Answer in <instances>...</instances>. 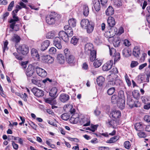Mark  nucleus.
Instances as JSON below:
<instances>
[{
    "label": "nucleus",
    "instance_id": "1",
    "mask_svg": "<svg viewBox=\"0 0 150 150\" xmlns=\"http://www.w3.org/2000/svg\"><path fill=\"white\" fill-rule=\"evenodd\" d=\"M57 16V14L52 13L50 15H48L46 17V22L50 25L54 23L56 19Z\"/></svg>",
    "mask_w": 150,
    "mask_h": 150
},
{
    "label": "nucleus",
    "instance_id": "2",
    "mask_svg": "<svg viewBox=\"0 0 150 150\" xmlns=\"http://www.w3.org/2000/svg\"><path fill=\"white\" fill-rule=\"evenodd\" d=\"M18 52L23 55H26L29 52L28 47L25 45H19L17 48Z\"/></svg>",
    "mask_w": 150,
    "mask_h": 150
},
{
    "label": "nucleus",
    "instance_id": "3",
    "mask_svg": "<svg viewBox=\"0 0 150 150\" xmlns=\"http://www.w3.org/2000/svg\"><path fill=\"white\" fill-rule=\"evenodd\" d=\"M127 105L131 108H133L134 107H137V104H135V102L132 99V97L129 95V94H128L127 92Z\"/></svg>",
    "mask_w": 150,
    "mask_h": 150
},
{
    "label": "nucleus",
    "instance_id": "4",
    "mask_svg": "<svg viewBox=\"0 0 150 150\" xmlns=\"http://www.w3.org/2000/svg\"><path fill=\"white\" fill-rule=\"evenodd\" d=\"M31 91L36 96L38 97H42L44 95V91H43L35 88H32L31 89Z\"/></svg>",
    "mask_w": 150,
    "mask_h": 150
},
{
    "label": "nucleus",
    "instance_id": "5",
    "mask_svg": "<svg viewBox=\"0 0 150 150\" xmlns=\"http://www.w3.org/2000/svg\"><path fill=\"white\" fill-rule=\"evenodd\" d=\"M37 74L42 77H46L47 75L46 71L44 69L38 67L35 68Z\"/></svg>",
    "mask_w": 150,
    "mask_h": 150
},
{
    "label": "nucleus",
    "instance_id": "6",
    "mask_svg": "<svg viewBox=\"0 0 150 150\" xmlns=\"http://www.w3.org/2000/svg\"><path fill=\"white\" fill-rule=\"evenodd\" d=\"M58 35L59 37L64 42H67L69 41V37L65 32L64 31H61L59 32Z\"/></svg>",
    "mask_w": 150,
    "mask_h": 150
},
{
    "label": "nucleus",
    "instance_id": "7",
    "mask_svg": "<svg viewBox=\"0 0 150 150\" xmlns=\"http://www.w3.org/2000/svg\"><path fill=\"white\" fill-rule=\"evenodd\" d=\"M113 65V61L110 60L105 64L102 67V69L104 71H108L112 68Z\"/></svg>",
    "mask_w": 150,
    "mask_h": 150
},
{
    "label": "nucleus",
    "instance_id": "8",
    "mask_svg": "<svg viewBox=\"0 0 150 150\" xmlns=\"http://www.w3.org/2000/svg\"><path fill=\"white\" fill-rule=\"evenodd\" d=\"M106 125L109 127L115 128L116 125H117V120H113L111 118L108 119L106 122Z\"/></svg>",
    "mask_w": 150,
    "mask_h": 150
},
{
    "label": "nucleus",
    "instance_id": "9",
    "mask_svg": "<svg viewBox=\"0 0 150 150\" xmlns=\"http://www.w3.org/2000/svg\"><path fill=\"white\" fill-rule=\"evenodd\" d=\"M13 19H11L9 21V23L11 24L10 25V28H13V25L15 23H16V22L19 21V19L18 16H16V14L14 13V11L12 12Z\"/></svg>",
    "mask_w": 150,
    "mask_h": 150
},
{
    "label": "nucleus",
    "instance_id": "10",
    "mask_svg": "<svg viewBox=\"0 0 150 150\" xmlns=\"http://www.w3.org/2000/svg\"><path fill=\"white\" fill-rule=\"evenodd\" d=\"M93 44L90 43H87L85 46V51L88 54L90 52H92L93 51L95 50L93 49Z\"/></svg>",
    "mask_w": 150,
    "mask_h": 150
},
{
    "label": "nucleus",
    "instance_id": "11",
    "mask_svg": "<svg viewBox=\"0 0 150 150\" xmlns=\"http://www.w3.org/2000/svg\"><path fill=\"white\" fill-rule=\"evenodd\" d=\"M34 72V67L32 65H30L28 67L26 72V74L27 76L30 77L33 75Z\"/></svg>",
    "mask_w": 150,
    "mask_h": 150
},
{
    "label": "nucleus",
    "instance_id": "12",
    "mask_svg": "<svg viewBox=\"0 0 150 150\" xmlns=\"http://www.w3.org/2000/svg\"><path fill=\"white\" fill-rule=\"evenodd\" d=\"M117 30V29L115 27L111 28L108 31L106 32L108 37L109 38H110L114 36L115 35L116 33Z\"/></svg>",
    "mask_w": 150,
    "mask_h": 150
},
{
    "label": "nucleus",
    "instance_id": "13",
    "mask_svg": "<svg viewBox=\"0 0 150 150\" xmlns=\"http://www.w3.org/2000/svg\"><path fill=\"white\" fill-rule=\"evenodd\" d=\"M79 120V115L77 113H74L69 119L70 122L73 124L77 123Z\"/></svg>",
    "mask_w": 150,
    "mask_h": 150
},
{
    "label": "nucleus",
    "instance_id": "14",
    "mask_svg": "<svg viewBox=\"0 0 150 150\" xmlns=\"http://www.w3.org/2000/svg\"><path fill=\"white\" fill-rule=\"evenodd\" d=\"M61 41L60 38L58 37H56L54 40V45L58 49H61L62 48Z\"/></svg>",
    "mask_w": 150,
    "mask_h": 150
},
{
    "label": "nucleus",
    "instance_id": "15",
    "mask_svg": "<svg viewBox=\"0 0 150 150\" xmlns=\"http://www.w3.org/2000/svg\"><path fill=\"white\" fill-rule=\"evenodd\" d=\"M65 32L69 37H72L73 34V32L71 27L68 25H66L64 27Z\"/></svg>",
    "mask_w": 150,
    "mask_h": 150
},
{
    "label": "nucleus",
    "instance_id": "16",
    "mask_svg": "<svg viewBox=\"0 0 150 150\" xmlns=\"http://www.w3.org/2000/svg\"><path fill=\"white\" fill-rule=\"evenodd\" d=\"M121 112L120 111L114 110L112 111L110 113V116H112L115 120L121 116Z\"/></svg>",
    "mask_w": 150,
    "mask_h": 150
},
{
    "label": "nucleus",
    "instance_id": "17",
    "mask_svg": "<svg viewBox=\"0 0 150 150\" xmlns=\"http://www.w3.org/2000/svg\"><path fill=\"white\" fill-rule=\"evenodd\" d=\"M57 89L55 87H53L52 88L49 92V95L53 99L56 98L58 96L57 94Z\"/></svg>",
    "mask_w": 150,
    "mask_h": 150
},
{
    "label": "nucleus",
    "instance_id": "18",
    "mask_svg": "<svg viewBox=\"0 0 150 150\" xmlns=\"http://www.w3.org/2000/svg\"><path fill=\"white\" fill-rule=\"evenodd\" d=\"M50 43V41L48 40H45L42 42L41 44V50L42 51L45 50L49 46Z\"/></svg>",
    "mask_w": 150,
    "mask_h": 150
},
{
    "label": "nucleus",
    "instance_id": "19",
    "mask_svg": "<svg viewBox=\"0 0 150 150\" xmlns=\"http://www.w3.org/2000/svg\"><path fill=\"white\" fill-rule=\"evenodd\" d=\"M134 127L136 130L141 131L145 128V125L141 123H137L135 124Z\"/></svg>",
    "mask_w": 150,
    "mask_h": 150
},
{
    "label": "nucleus",
    "instance_id": "20",
    "mask_svg": "<svg viewBox=\"0 0 150 150\" xmlns=\"http://www.w3.org/2000/svg\"><path fill=\"white\" fill-rule=\"evenodd\" d=\"M65 58L67 62L69 64H74L76 61L75 57L71 54L67 56Z\"/></svg>",
    "mask_w": 150,
    "mask_h": 150
},
{
    "label": "nucleus",
    "instance_id": "21",
    "mask_svg": "<svg viewBox=\"0 0 150 150\" xmlns=\"http://www.w3.org/2000/svg\"><path fill=\"white\" fill-rule=\"evenodd\" d=\"M69 99V96L65 93H62L61 94L59 97L60 101L63 103H64L67 101Z\"/></svg>",
    "mask_w": 150,
    "mask_h": 150
},
{
    "label": "nucleus",
    "instance_id": "22",
    "mask_svg": "<svg viewBox=\"0 0 150 150\" xmlns=\"http://www.w3.org/2000/svg\"><path fill=\"white\" fill-rule=\"evenodd\" d=\"M120 82L121 81L119 80H113L112 81H110L108 82L106 86H108V87H111L114 86L115 84L117 85V82L119 83V84L120 85Z\"/></svg>",
    "mask_w": 150,
    "mask_h": 150
},
{
    "label": "nucleus",
    "instance_id": "23",
    "mask_svg": "<svg viewBox=\"0 0 150 150\" xmlns=\"http://www.w3.org/2000/svg\"><path fill=\"white\" fill-rule=\"evenodd\" d=\"M107 23L108 25L110 27H113L115 24L114 18L111 16H110L108 18Z\"/></svg>",
    "mask_w": 150,
    "mask_h": 150
},
{
    "label": "nucleus",
    "instance_id": "24",
    "mask_svg": "<svg viewBox=\"0 0 150 150\" xmlns=\"http://www.w3.org/2000/svg\"><path fill=\"white\" fill-rule=\"evenodd\" d=\"M31 55L35 59H38L39 58V55L37 51L34 48H33L31 52Z\"/></svg>",
    "mask_w": 150,
    "mask_h": 150
},
{
    "label": "nucleus",
    "instance_id": "25",
    "mask_svg": "<svg viewBox=\"0 0 150 150\" xmlns=\"http://www.w3.org/2000/svg\"><path fill=\"white\" fill-rule=\"evenodd\" d=\"M94 27V23L93 22H90V23L86 28L87 33H91L93 30Z\"/></svg>",
    "mask_w": 150,
    "mask_h": 150
},
{
    "label": "nucleus",
    "instance_id": "26",
    "mask_svg": "<svg viewBox=\"0 0 150 150\" xmlns=\"http://www.w3.org/2000/svg\"><path fill=\"white\" fill-rule=\"evenodd\" d=\"M90 23V22L87 19H83L81 20V25L82 27L85 29Z\"/></svg>",
    "mask_w": 150,
    "mask_h": 150
},
{
    "label": "nucleus",
    "instance_id": "27",
    "mask_svg": "<svg viewBox=\"0 0 150 150\" xmlns=\"http://www.w3.org/2000/svg\"><path fill=\"white\" fill-rule=\"evenodd\" d=\"M90 55H89V60L91 62H93L94 61L96 57V50H93L92 52L89 53Z\"/></svg>",
    "mask_w": 150,
    "mask_h": 150
},
{
    "label": "nucleus",
    "instance_id": "28",
    "mask_svg": "<svg viewBox=\"0 0 150 150\" xmlns=\"http://www.w3.org/2000/svg\"><path fill=\"white\" fill-rule=\"evenodd\" d=\"M94 7L97 11H98L100 9V3L99 0H94L93 2Z\"/></svg>",
    "mask_w": 150,
    "mask_h": 150
},
{
    "label": "nucleus",
    "instance_id": "29",
    "mask_svg": "<svg viewBox=\"0 0 150 150\" xmlns=\"http://www.w3.org/2000/svg\"><path fill=\"white\" fill-rule=\"evenodd\" d=\"M120 38L119 37L114 36L113 38V43L115 47H118L120 45Z\"/></svg>",
    "mask_w": 150,
    "mask_h": 150
},
{
    "label": "nucleus",
    "instance_id": "30",
    "mask_svg": "<svg viewBox=\"0 0 150 150\" xmlns=\"http://www.w3.org/2000/svg\"><path fill=\"white\" fill-rule=\"evenodd\" d=\"M114 10L111 6H109L105 11V13L107 15H111L114 14Z\"/></svg>",
    "mask_w": 150,
    "mask_h": 150
},
{
    "label": "nucleus",
    "instance_id": "31",
    "mask_svg": "<svg viewBox=\"0 0 150 150\" xmlns=\"http://www.w3.org/2000/svg\"><path fill=\"white\" fill-rule=\"evenodd\" d=\"M57 60L58 62L61 64H63L65 62L64 57L62 54H59L57 55Z\"/></svg>",
    "mask_w": 150,
    "mask_h": 150
},
{
    "label": "nucleus",
    "instance_id": "32",
    "mask_svg": "<svg viewBox=\"0 0 150 150\" xmlns=\"http://www.w3.org/2000/svg\"><path fill=\"white\" fill-rule=\"evenodd\" d=\"M125 100H118L117 105L119 108L121 109H123L125 107Z\"/></svg>",
    "mask_w": 150,
    "mask_h": 150
},
{
    "label": "nucleus",
    "instance_id": "33",
    "mask_svg": "<svg viewBox=\"0 0 150 150\" xmlns=\"http://www.w3.org/2000/svg\"><path fill=\"white\" fill-rule=\"evenodd\" d=\"M105 80V78L102 76H100L97 79V82L99 86H101Z\"/></svg>",
    "mask_w": 150,
    "mask_h": 150
},
{
    "label": "nucleus",
    "instance_id": "34",
    "mask_svg": "<svg viewBox=\"0 0 150 150\" xmlns=\"http://www.w3.org/2000/svg\"><path fill=\"white\" fill-rule=\"evenodd\" d=\"M140 50L137 47H135L133 50V54L136 57H139V55L140 54Z\"/></svg>",
    "mask_w": 150,
    "mask_h": 150
},
{
    "label": "nucleus",
    "instance_id": "35",
    "mask_svg": "<svg viewBox=\"0 0 150 150\" xmlns=\"http://www.w3.org/2000/svg\"><path fill=\"white\" fill-rule=\"evenodd\" d=\"M118 100H125V98L124 93L123 91L121 90L119 91L118 93Z\"/></svg>",
    "mask_w": 150,
    "mask_h": 150
},
{
    "label": "nucleus",
    "instance_id": "36",
    "mask_svg": "<svg viewBox=\"0 0 150 150\" xmlns=\"http://www.w3.org/2000/svg\"><path fill=\"white\" fill-rule=\"evenodd\" d=\"M119 138V137L117 136H115L111 138L109 140H108L107 143H112L115 142L117 141Z\"/></svg>",
    "mask_w": 150,
    "mask_h": 150
},
{
    "label": "nucleus",
    "instance_id": "37",
    "mask_svg": "<svg viewBox=\"0 0 150 150\" xmlns=\"http://www.w3.org/2000/svg\"><path fill=\"white\" fill-rule=\"evenodd\" d=\"M89 13V10L88 6L84 5L83 6V14L84 16H87Z\"/></svg>",
    "mask_w": 150,
    "mask_h": 150
},
{
    "label": "nucleus",
    "instance_id": "38",
    "mask_svg": "<svg viewBox=\"0 0 150 150\" xmlns=\"http://www.w3.org/2000/svg\"><path fill=\"white\" fill-rule=\"evenodd\" d=\"M12 40L16 43L19 42L21 40L20 37L16 34H15L11 39Z\"/></svg>",
    "mask_w": 150,
    "mask_h": 150
},
{
    "label": "nucleus",
    "instance_id": "39",
    "mask_svg": "<svg viewBox=\"0 0 150 150\" xmlns=\"http://www.w3.org/2000/svg\"><path fill=\"white\" fill-rule=\"evenodd\" d=\"M111 102L113 104L117 103L118 101L117 95L115 94L112 95L111 98Z\"/></svg>",
    "mask_w": 150,
    "mask_h": 150
},
{
    "label": "nucleus",
    "instance_id": "40",
    "mask_svg": "<svg viewBox=\"0 0 150 150\" xmlns=\"http://www.w3.org/2000/svg\"><path fill=\"white\" fill-rule=\"evenodd\" d=\"M112 56L114 62L119 60L120 59V55L118 52H116L114 54H113V55Z\"/></svg>",
    "mask_w": 150,
    "mask_h": 150
},
{
    "label": "nucleus",
    "instance_id": "41",
    "mask_svg": "<svg viewBox=\"0 0 150 150\" xmlns=\"http://www.w3.org/2000/svg\"><path fill=\"white\" fill-rule=\"evenodd\" d=\"M70 117V114L68 113H64L61 115L62 119L64 120H67Z\"/></svg>",
    "mask_w": 150,
    "mask_h": 150
},
{
    "label": "nucleus",
    "instance_id": "42",
    "mask_svg": "<svg viewBox=\"0 0 150 150\" xmlns=\"http://www.w3.org/2000/svg\"><path fill=\"white\" fill-rule=\"evenodd\" d=\"M68 23L70 26L74 27L76 26V20L74 18L70 19L68 21Z\"/></svg>",
    "mask_w": 150,
    "mask_h": 150
},
{
    "label": "nucleus",
    "instance_id": "43",
    "mask_svg": "<svg viewBox=\"0 0 150 150\" xmlns=\"http://www.w3.org/2000/svg\"><path fill=\"white\" fill-rule=\"evenodd\" d=\"M55 36V32L54 31H52L48 33L46 36V37L47 38H52Z\"/></svg>",
    "mask_w": 150,
    "mask_h": 150
},
{
    "label": "nucleus",
    "instance_id": "44",
    "mask_svg": "<svg viewBox=\"0 0 150 150\" xmlns=\"http://www.w3.org/2000/svg\"><path fill=\"white\" fill-rule=\"evenodd\" d=\"M122 5V2L120 0H114V5L117 7H119Z\"/></svg>",
    "mask_w": 150,
    "mask_h": 150
},
{
    "label": "nucleus",
    "instance_id": "45",
    "mask_svg": "<svg viewBox=\"0 0 150 150\" xmlns=\"http://www.w3.org/2000/svg\"><path fill=\"white\" fill-rule=\"evenodd\" d=\"M85 120L86 119L84 118L81 119L79 121L80 124L81 125H83L84 126H87L89 125L90 124V121L88 122L87 123L84 124Z\"/></svg>",
    "mask_w": 150,
    "mask_h": 150
},
{
    "label": "nucleus",
    "instance_id": "46",
    "mask_svg": "<svg viewBox=\"0 0 150 150\" xmlns=\"http://www.w3.org/2000/svg\"><path fill=\"white\" fill-rule=\"evenodd\" d=\"M101 64L100 60L96 59L93 63V65L95 68H98L101 66Z\"/></svg>",
    "mask_w": 150,
    "mask_h": 150
},
{
    "label": "nucleus",
    "instance_id": "47",
    "mask_svg": "<svg viewBox=\"0 0 150 150\" xmlns=\"http://www.w3.org/2000/svg\"><path fill=\"white\" fill-rule=\"evenodd\" d=\"M50 58V56L47 55L46 56H43L42 57V59L43 60V62H44L51 63L52 62V61L51 62H49L50 59H48V58Z\"/></svg>",
    "mask_w": 150,
    "mask_h": 150
},
{
    "label": "nucleus",
    "instance_id": "48",
    "mask_svg": "<svg viewBox=\"0 0 150 150\" xmlns=\"http://www.w3.org/2000/svg\"><path fill=\"white\" fill-rule=\"evenodd\" d=\"M78 39L76 38L75 37H73L71 38V42L74 45H75L78 43Z\"/></svg>",
    "mask_w": 150,
    "mask_h": 150
},
{
    "label": "nucleus",
    "instance_id": "49",
    "mask_svg": "<svg viewBox=\"0 0 150 150\" xmlns=\"http://www.w3.org/2000/svg\"><path fill=\"white\" fill-rule=\"evenodd\" d=\"M115 87H112L109 88L107 91L108 94L109 95H112L115 92Z\"/></svg>",
    "mask_w": 150,
    "mask_h": 150
},
{
    "label": "nucleus",
    "instance_id": "50",
    "mask_svg": "<svg viewBox=\"0 0 150 150\" xmlns=\"http://www.w3.org/2000/svg\"><path fill=\"white\" fill-rule=\"evenodd\" d=\"M109 49L110 50V54L111 56H113V54H114L117 52L116 50L113 48H110L109 46Z\"/></svg>",
    "mask_w": 150,
    "mask_h": 150
},
{
    "label": "nucleus",
    "instance_id": "51",
    "mask_svg": "<svg viewBox=\"0 0 150 150\" xmlns=\"http://www.w3.org/2000/svg\"><path fill=\"white\" fill-rule=\"evenodd\" d=\"M56 52V49L54 47H51L49 50V53L50 54H53L55 53Z\"/></svg>",
    "mask_w": 150,
    "mask_h": 150
},
{
    "label": "nucleus",
    "instance_id": "52",
    "mask_svg": "<svg viewBox=\"0 0 150 150\" xmlns=\"http://www.w3.org/2000/svg\"><path fill=\"white\" fill-rule=\"evenodd\" d=\"M124 145L125 148L127 149H129L131 146L130 143L128 141H126L125 142Z\"/></svg>",
    "mask_w": 150,
    "mask_h": 150
},
{
    "label": "nucleus",
    "instance_id": "53",
    "mask_svg": "<svg viewBox=\"0 0 150 150\" xmlns=\"http://www.w3.org/2000/svg\"><path fill=\"white\" fill-rule=\"evenodd\" d=\"M132 93L133 97L136 99H137L140 96L139 93L137 91H134V92H132Z\"/></svg>",
    "mask_w": 150,
    "mask_h": 150
},
{
    "label": "nucleus",
    "instance_id": "54",
    "mask_svg": "<svg viewBox=\"0 0 150 150\" xmlns=\"http://www.w3.org/2000/svg\"><path fill=\"white\" fill-rule=\"evenodd\" d=\"M139 137L141 138H144L146 136V134L144 132L140 131L138 133Z\"/></svg>",
    "mask_w": 150,
    "mask_h": 150
},
{
    "label": "nucleus",
    "instance_id": "55",
    "mask_svg": "<svg viewBox=\"0 0 150 150\" xmlns=\"http://www.w3.org/2000/svg\"><path fill=\"white\" fill-rule=\"evenodd\" d=\"M14 1H13L11 2L9 4L8 8V11H10L12 10V8L13 7L14 4Z\"/></svg>",
    "mask_w": 150,
    "mask_h": 150
},
{
    "label": "nucleus",
    "instance_id": "56",
    "mask_svg": "<svg viewBox=\"0 0 150 150\" xmlns=\"http://www.w3.org/2000/svg\"><path fill=\"white\" fill-rule=\"evenodd\" d=\"M12 30H13L16 31H18L19 30V25L15 23L14 25H13V28H10Z\"/></svg>",
    "mask_w": 150,
    "mask_h": 150
},
{
    "label": "nucleus",
    "instance_id": "57",
    "mask_svg": "<svg viewBox=\"0 0 150 150\" xmlns=\"http://www.w3.org/2000/svg\"><path fill=\"white\" fill-rule=\"evenodd\" d=\"M8 42L6 40L5 41L4 43V46L3 48V52H5L6 50H8V48L7 47V45H8Z\"/></svg>",
    "mask_w": 150,
    "mask_h": 150
},
{
    "label": "nucleus",
    "instance_id": "58",
    "mask_svg": "<svg viewBox=\"0 0 150 150\" xmlns=\"http://www.w3.org/2000/svg\"><path fill=\"white\" fill-rule=\"evenodd\" d=\"M139 63L137 61H132L130 64V66L131 68H133L136 67L138 65Z\"/></svg>",
    "mask_w": 150,
    "mask_h": 150
},
{
    "label": "nucleus",
    "instance_id": "59",
    "mask_svg": "<svg viewBox=\"0 0 150 150\" xmlns=\"http://www.w3.org/2000/svg\"><path fill=\"white\" fill-rule=\"evenodd\" d=\"M54 99H53V98H51V99L48 98L46 99L45 102L47 103L52 105L53 104L54 102Z\"/></svg>",
    "mask_w": 150,
    "mask_h": 150
},
{
    "label": "nucleus",
    "instance_id": "60",
    "mask_svg": "<svg viewBox=\"0 0 150 150\" xmlns=\"http://www.w3.org/2000/svg\"><path fill=\"white\" fill-rule=\"evenodd\" d=\"M125 77L126 81L128 85L129 86H130L131 85V83L129 77L127 74H126L125 76Z\"/></svg>",
    "mask_w": 150,
    "mask_h": 150
},
{
    "label": "nucleus",
    "instance_id": "61",
    "mask_svg": "<svg viewBox=\"0 0 150 150\" xmlns=\"http://www.w3.org/2000/svg\"><path fill=\"white\" fill-rule=\"evenodd\" d=\"M64 53L65 55V58L70 55L69 51V50L68 49H66L64 50Z\"/></svg>",
    "mask_w": 150,
    "mask_h": 150
},
{
    "label": "nucleus",
    "instance_id": "62",
    "mask_svg": "<svg viewBox=\"0 0 150 150\" xmlns=\"http://www.w3.org/2000/svg\"><path fill=\"white\" fill-rule=\"evenodd\" d=\"M142 100L144 101V102H146L150 100V97L147 96H145L142 98Z\"/></svg>",
    "mask_w": 150,
    "mask_h": 150
},
{
    "label": "nucleus",
    "instance_id": "63",
    "mask_svg": "<svg viewBox=\"0 0 150 150\" xmlns=\"http://www.w3.org/2000/svg\"><path fill=\"white\" fill-rule=\"evenodd\" d=\"M94 42L97 45L102 43L100 39L98 37L96 38L94 40Z\"/></svg>",
    "mask_w": 150,
    "mask_h": 150
},
{
    "label": "nucleus",
    "instance_id": "64",
    "mask_svg": "<svg viewBox=\"0 0 150 150\" xmlns=\"http://www.w3.org/2000/svg\"><path fill=\"white\" fill-rule=\"evenodd\" d=\"M145 121L147 122H150V116L148 115H146L144 117Z\"/></svg>",
    "mask_w": 150,
    "mask_h": 150
}]
</instances>
